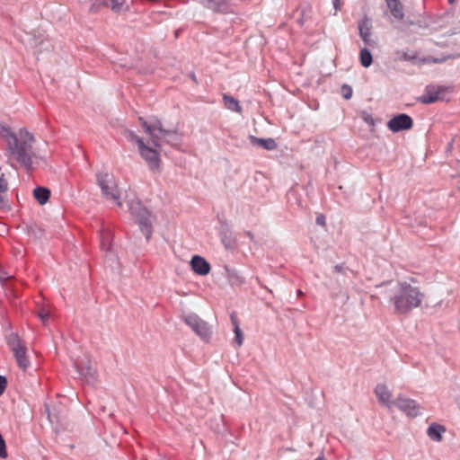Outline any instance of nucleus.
Listing matches in <instances>:
<instances>
[{
  "mask_svg": "<svg viewBox=\"0 0 460 460\" xmlns=\"http://www.w3.org/2000/svg\"><path fill=\"white\" fill-rule=\"evenodd\" d=\"M0 136L5 142L4 155L7 164L12 167H15V164H19L30 171L35 156L32 149L34 137L25 128H21L14 133L6 126H1Z\"/></svg>",
  "mask_w": 460,
  "mask_h": 460,
  "instance_id": "f257e3e1",
  "label": "nucleus"
},
{
  "mask_svg": "<svg viewBox=\"0 0 460 460\" xmlns=\"http://www.w3.org/2000/svg\"><path fill=\"white\" fill-rule=\"evenodd\" d=\"M139 121L145 131L150 136L154 146H146L144 140L132 131L128 133L129 139L136 143L141 157L146 161L148 167L153 171L158 170L160 166L159 151L157 149L160 146L159 141L174 132L164 129L158 119H153L150 122H147L140 117Z\"/></svg>",
  "mask_w": 460,
  "mask_h": 460,
  "instance_id": "f03ea898",
  "label": "nucleus"
},
{
  "mask_svg": "<svg viewBox=\"0 0 460 460\" xmlns=\"http://www.w3.org/2000/svg\"><path fill=\"white\" fill-rule=\"evenodd\" d=\"M425 294L420 287L413 286L406 281L398 282L391 302L394 313L401 315L409 314L413 309L421 306Z\"/></svg>",
  "mask_w": 460,
  "mask_h": 460,
  "instance_id": "7ed1b4c3",
  "label": "nucleus"
},
{
  "mask_svg": "<svg viewBox=\"0 0 460 460\" xmlns=\"http://www.w3.org/2000/svg\"><path fill=\"white\" fill-rule=\"evenodd\" d=\"M96 181L102 190V196L107 200L113 201L119 207H121L120 190L114 175L107 171H102L97 172Z\"/></svg>",
  "mask_w": 460,
  "mask_h": 460,
  "instance_id": "20e7f679",
  "label": "nucleus"
},
{
  "mask_svg": "<svg viewBox=\"0 0 460 460\" xmlns=\"http://www.w3.org/2000/svg\"><path fill=\"white\" fill-rule=\"evenodd\" d=\"M7 345L12 350L18 367L26 370L30 367V359L27 356V347L16 333H11L7 337Z\"/></svg>",
  "mask_w": 460,
  "mask_h": 460,
  "instance_id": "39448f33",
  "label": "nucleus"
},
{
  "mask_svg": "<svg viewBox=\"0 0 460 460\" xmlns=\"http://www.w3.org/2000/svg\"><path fill=\"white\" fill-rule=\"evenodd\" d=\"M184 322L201 338L206 339L210 335V330L207 323L196 314L185 317Z\"/></svg>",
  "mask_w": 460,
  "mask_h": 460,
  "instance_id": "423d86ee",
  "label": "nucleus"
},
{
  "mask_svg": "<svg viewBox=\"0 0 460 460\" xmlns=\"http://www.w3.org/2000/svg\"><path fill=\"white\" fill-rule=\"evenodd\" d=\"M413 126L412 119L407 114L394 116L387 122L388 128L393 132L411 129Z\"/></svg>",
  "mask_w": 460,
  "mask_h": 460,
  "instance_id": "0eeeda50",
  "label": "nucleus"
},
{
  "mask_svg": "<svg viewBox=\"0 0 460 460\" xmlns=\"http://www.w3.org/2000/svg\"><path fill=\"white\" fill-rule=\"evenodd\" d=\"M393 404L399 410L405 412L408 416L415 417L419 413V407L416 402L411 399L398 397L393 402Z\"/></svg>",
  "mask_w": 460,
  "mask_h": 460,
  "instance_id": "6e6552de",
  "label": "nucleus"
},
{
  "mask_svg": "<svg viewBox=\"0 0 460 460\" xmlns=\"http://www.w3.org/2000/svg\"><path fill=\"white\" fill-rule=\"evenodd\" d=\"M358 31L361 40L368 46H374L375 41L372 39V22L367 16H365L358 22Z\"/></svg>",
  "mask_w": 460,
  "mask_h": 460,
  "instance_id": "1a4fd4ad",
  "label": "nucleus"
},
{
  "mask_svg": "<svg viewBox=\"0 0 460 460\" xmlns=\"http://www.w3.org/2000/svg\"><path fill=\"white\" fill-rule=\"evenodd\" d=\"M444 90L438 86H428L425 93L419 97V101L422 103H433L442 99Z\"/></svg>",
  "mask_w": 460,
  "mask_h": 460,
  "instance_id": "9d476101",
  "label": "nucleus"
},
{
  "mask_svg": "<svg viewBox=\"0 0 460 460\" xmlns=\"http://www.w3.org/2000/svg\"><path fill=\"white\" fill-rule=\"evenodd\" d=\"M190 266L196 274L201 276L208 275L211 270L209 263L203 257L199 255L192 257Z\"/></svg>",
  "mask_w": 460,
  "mask_h": 460,
  "instance_id": "9b49d317",
  "label": "nucleus"
},
{
  "mask_svg": "<svg viewBox=\"0 0 460 460\" xmlns=\"http://www.w3.org/2000/svg\"><path fill=\"white\" fill-rule=\"evenodd\" d=\"M208 8L220 13H233L232 4L227 0H208Z\"/></svg>",
  "mask_w": 460,
  "mask_h": 460,
  "instance_id": "f8f14e48",
  "label": "nucleus"
},
{
  "mask_svg": "<svg viewBox=\"0 0 460 460\" xmlns=\"http://www.w3.org/2000/svg\"><path fill=\"white\" fill-rule=\"evenodd\" d=\"M394 61H418L420 64H424L426 62V58H419L418 53L416 51H402L397 50L394 53Z\"/></svg>",
  "mask_w": 460,
  "mask_h": 460,
  "instance_id": "ddd939ff",
  "label": "nucleus"
},
{
  "mask_svg": "<svg viewBox=\"0 0 460 460\" xmlns=\"http://www.w3.org/2000/svg\"><path fill=\"white\" fill-rule=\"evenodd\" d=\"M375 394L381 403L387 407H390L393 404V402H391L392 394L385 385H377L375 389Z\"/></svg>",
  "mask_w": 460,
  "mask_h": 460,
  "instance_id": "4468645a",
  "label": "nucleus"
},
{
  "mask_svg": "<svg viewBox=\"0 0 460 460\" xmlns=\"http://www.w3.org/2000/svg\"><path fill=\"white\" fill-rule=\"evenodd\" d=\"M387 8L391 14L397 20H402L404 17L403 6L399 0H385Z\"/></svg>",
  "mask_w": 460,
  "mask_h": 460,
  "instance_id": "2eb2a0df",
  "label": "nucleus"
},
{
  "mask_svg": "<svg viewBox=\"0 0 460 460\" xmlns=\"http://www.w3.org/2000/svg\"><path fill=\"white\" fill-rule=\"evenodd\" d=\"M250 140L253 145H257L266 150H274L277 148V143L272 138L265 139L251 136Z\"/></svg>",
  "mask_w": 460,
  "mask_h": 460,
  "instance_id": "dca6fc26",
  "label": "nucleus"
},
{
  "mask_svg": "<svg viewBox=\"0 0 460 460\" xmlns=\"http://www.w3.org/2000/svg\"><path fill=\"white\" fill-rule=\"evenodd\" d=\"M445 430L446 429L443 426L433 423L429 427L427 434L430 439L439 442L442 440V434L445 432Z\"/></svg>",
  "mask_w": 460,
  "mask_h": 460,
  "instance_id": "f3484780",
  "label": "nucleus"
},
{
  "mask_svg": "<svg viewBox=\"0 0 460 460\" xmlns=\"http://www.w3.org/2000/svg\"><path fill=\"white\" fill-rule=\"evenodd\" d=\"M33 196L40 205H44L49 199L50 191L47 188L37 187L33 190Z\"/></svg>",
  "mask_w": 460,
  "mask_h": 460,
  "instance_id": "a211bd4d",
  "label": "nucleus"
},
{
  "mask_svg": "<svg viewBox=\"0 0 460 460\" xmlns=\"http://www.w3.org/2000/svg\"><path fill=\"white\" fill-rule=\"evenodd\" d=\"M104 4L110 7L114 13H120L128 10L126 0H107Z\"/></svg>",
  "mask_w": 460,
  "mask_h": 460,
  "instance_id": "6ab92c4d",
  "label": "nucleus"
},
{
  "mask_svg": "<svg viewBox=\"0 0 460 460\" xmlns=\"http://www.w3.org/2000/svg\"><path fill=\"white\" fill-rule=\"evenodd\" d=\"M101 248L103 251H111V233L108 229H103L100 234Z\"/></svg>",
  "mask_w": 460,
  "mask_h": 460,
  "instance_id": "aec40b11",
  "label": "nucleus"
},
{
  "mask_svg": "<svg viewBox=\"0 0 460 460\" xmlns=\"http://www.w3.org/2000/svg\"><path fill=\"white\" fill-rule=\"evenodd\" d=\"M223 100L225 102L226 107L228 110H231V111H236V112L242 111V108L239 104V102L237 100H235L234 97L227 95V94H224Z\"/></svg>",
  "mask_w": 460,
  "mask_h": 460,
  "instance_id": "412c9836",
  "label": "nucleus"
},
{
  "mask_svg": "<svg viewBox=\"0 0 460 460\" xmlns=\"http://www.w3.org/2000/svg\"><path fill=\"white\" fill-rule=\"evenodd\" d=\"M231 321L234 326V332L235 333V341L238 344V346H241L243 344V337L242 331L239 327V322L236 316L234 314L231 315Z\"/></svg>",
  "mask_w": 460,
  "mask_h": 460,
  "instance_id": "4be33fe9",
  "label": "nucleus"
},
{
  "mask_svg": "<svg viewBox=\"0 0 460 460\" xmlns=\"http://www.w3.org/2000/svg\"><path fill=\"white\" fill-rule=\"evenodd\" d=\"M359 58L360 63L364 67H368L371 66L373 59L369 50H367V49H362L360 50Z\"/></svg>",
  "mask_w": 460,
  "mask_h": 460,
  "instance_id": "5701e85b",
  "label": "nucleus"
},
{
  "mask_svg": "<svg viewBox=\"0 0 460 460\" xmlns=\"http://www.w3.org/2000/svg\"><path fill=\"white\" fill-rule=\"evenodd\" d=\"M341 94H342V96L345 99H347V100L350 99L351 96H352V89H351V87L347 85V84L342 85V87H341Z\"/></svg>",
  "mask_w": 460,
  "mask_h": 460,
  "instance_id": "b1692460",
  "label": "nucleus"
},
{
  "mask_svg": "<svg viewBox=\"0 0 460 460\" xmlns=\"http://www.w3.org/2000/svg\"><path fill=\"white\" fill-rule=\"evenodd\" d=\"M7 451H6V445L3 438V437L0 435V457L1 458H6L7 457Z\"/></svg>",
  "mask_w": 460,
  "mask_h": 460,
  "instance_id": "393cba45",
  "label": "nucleus"
},
{
  "mask_svg": "<svg viewBox=\"0 0 460 460\" xmlns=\"http://www.w3.org/2000/svg\"><path fill=\"white\" fill-rule=\"evenodd\" d=\"M49 311L46 310V309H41L39 314H38V316L40 318V320L42 321L43 323H46V321L48 320L49 318Z\"/></svg>",
  "mask_w": 460,
  "mask_h": 460,
  "instance_id": "a878e982",
  "label": "nucleus"
},
{
  "mask_svg": "<svg viewBox=\"0 0 460 460\" xmlns=\"http://www.w3.org/2000/svg\"><path fill=\"white\" fill-rule=\"evenodd\" d=\"M142 231L145 233L146 239L148 240L151 236V226L146 224H143L142 226Z\"/></svg>",
  "mask_w": 460,
  "mask_h": 460,
  "instance_id": "bb28decb",
  "label": "nucleus"
},
{
  "mask_svg": "<svg viewBox=\"0 0 460 460\" xmlns=\"http://www.w3.org/2000/svg\"><path fill=\"white\" fill-rule=\"evenodd\" d=\"M12 276L7 274L5 271H4L1 268H0V282H4L9 279H11Z\"/></svg>",
  "mask_w": 460,
  "mask_h": 460,
  "instance_id": "cd10ccee",
  "label": "nucleus"
},
{
  "mask_svg": "<svg viewBox=\"0 0 460 460\" xmlns=\"http://www.w3.org/2000/svg\"><path fill=\"white\" fill-rule=\"evenodd\" d=\"M6 387V379L4 376H0V395L3 394Z\"/></svg>",
  "mask_w": 460,
  "mask_h": 460,
  "instance_id": "c85d7f7f",
  "label": "nucleus"
},
{
  "mask_svg": "<svg viewBox=\"0 0 460 460\" xmlns=\"http://www.w3.org/2000/svg\"><path fill=\"white\" fill-rule=\"evenodd\" d=\"M316 223L320 226H325V217L322 215L317 217Z\"/></svg>",
  "mask_w": 460,
  "mask_h": 460,
  "instance_id": "c756f323",
  "label": "nucleus"
},
{
  "mask_svg": "<svg viewBox=\"0 0 460 460\" xmlns=\"http://www.w3.org/2000/svg\"><path fill=\"white\" fill-rule=\"evenodd\" d=\"M334 270H335L336 272H339V273H340V272H342V270H343V266H342V265H335V266H334Z\"/></svg>",
  "mask_w": 460,
  "mask_h": 460,
  "instance_id": "7c9ffc66",
  "label": "nucleus"
},
{
  "mask_svg": "<svg viewBox=\"0 0 460 460\" xmlns=\"http://www.w3.org/2000/svg\"><path fill=\"white\" fill-rule=\"evenodd\" d=\"M246 235L250 238V239H253V234L251 233V232H246Z\"/></svg>",
  "mask_w": 460,
  "mask_h": 460,
  "instance_id": "2f4dec72",
  "label": "nucleus"
},
{
  "mask_svg": "<svg viewBox=\"0 0 460 460\" xmlns=\"http://www.w3.org/2000/svg\"><path fill=\"white\" fill-rule=\"evenodd\" d=\"M315 460H325L323 456H318Z\"/></svg>",
  "mask_w": 460,
  "mask_h": 460,
  "instance_id": "473e14b6",
  "label": "nucleus"
},
{
  "mask_svg": "<svg viewBox=\"0 0 460 460\" xmlns=\"http://www.w3.org/2000/svg\"><path fill=\"white\" fill-rule=\"evenodd\" d=\"M455 2H456V0H448L449 4H454Z\"/></svg>",
  "mask_w": 460,
  "mask_h": 460,
  "instance_id": "72a5a7b5",
  "label": "nucleus"
}]
</instances>
